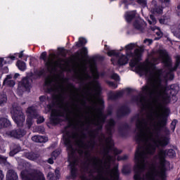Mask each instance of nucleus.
I'll return each instance as SVG.
<instances>
[{
  "label": "nucleus",
  "mask_w": 180,
  "mask_h": 180,
  "mask_svg": "<svg viewBox=\"0 0 180 180\" xmlns=\"http://www.w3.org/2000/svg\"><path fill=\"white\" fill-rule=\"evenodd\" d=\"M122 172L124 175H127V174H130V172H131V171L130 169V166H129V165H124L123 168H122Z\"/></svg>",
  "instance_id": "39"
},
{
  "label": "nucleus",
  "mask_w": 180,
  "mask_h": 180,
  "mask_svg": "<svg viewBox=\"0 0 180 180\" xmlns=\"http://www.w3.org/2000/svg\"><path fill=\"white\" fill-rule=\"evenodd\" d=\"M124 94V93L123 91H118L115 94H113L112 98V99H119V98H122Z\"/></svg>",
  "instance_id": "44"
},
{
  "label": "nucleus",
  "mask_w": 180,
  "mask_h": 180,
  "mask_svg": "<svg viewBox=\"0 0 180 180\" xmlns=\"http://www.w3.org/2000/svg\"><path fill=\"white\" fill-rule=\"evenodd\" d=\"M133 26L136 30L143 32V30H144V21L141 18H138L133 22Z\"/></svg>",
  "instance_id": "18"
},
{
  "label": "nucleus",
  "mask_w": 180,
  "mask_h": 180,
  "mask_svg": "<svg viewBox=\"0 0 180 180\" xmlns=\"http://www.w3.org/2000/svg\"><path fill=\"white\" fill-rule=\"evenodd\" d=\"M8 102V96L6 94H1V106L4 105V103H6Z\"/></svg>",
  "instance_id": "46"
},
{
  "label": "nucleus",
  "mask_w": 180,
  "mask_h": 180,
  "mask_svg": "<svg viewBox=\"0 0 180 180\" xmlns=\"http://www.w3.org/2000/svg\"><path fill=\"white\" fill-rule=\"evenodd\" d=\"M62 96L61 95H58V94H53L52 95V98L53 99V101H56V102H58V101H60V99H61Z\"/></svg>",
  "instance_id": "57"
},
{
  "label": "nucleus",
  "mask_w": 180,
  "mask_h": 180,
  "mask_svg": "<svg viewBox=\"0 0 180 180\" xmlns=\"http://www.w3.org/2000/svg\"><path fill=\"white\" fill-rule=\"evenodd\" d=\"M19 177L18 176V173L13 169H9L6 174V180H18Z\"/></svg>",
  "instance_id": "24"
},
{
  "label": "nucleus",
  "mask_w": 180,
  "mask_h": 180,
  "mask_svg": "<svg viewBox=\"0 0 180 180\" xmlns=\"http://www.w3.org/2000/svg\"><path fill=\"white\" fill-rule=\"evenodd\" d=\"M46 108L49 110H51L50 122L51 124H58L60 123V117H65L66 120H70V113H72V111L70 109V105L66 103L62 105L60 108L62 110L53 109L52 104H48Z\"/></svg>",
  "instance_id": "4"
},
{
  "label": "nucleus",
  "mask_w": 180,
  "mask_h": 180,
  "mask_svg": "<svg viewBox=\"0 0 180 180\" xmlns=\"http://www.w3.org/2000/svg\"><path fill=\"white\" fill-rule=\"evenodd\" d=\"M27 117L26 120V123L28 128L30 129L33 124V119H37L39 115L37 114V110L34 109V107H29L27 110Z\"/></svg>",
  "instance_id": "12"
},
{
  "label": "nucleus",
  "mask_w": 180,
  "mask_h": 180,
  "mask_svg": "<svg viewBox=\"0 0 180 180\" xmlns=\"http://www.w3.org/2000/svg\"><path fill=\"white\" fill-rule=\"evenodd\" d=\"M106 119H108V115L105 114H103L101 115H98V123H100L101 124H104V123L106 122Z\"/></svg>",
  "instance_id": "37"
},
{
  "label": "nucleus",
  "mask_w": 180,
  "mask_h": 180,
  "mask_svg": "<svg viewBox=\"0 0 180 180\" xmlns=\"http://www.w3.org/2000/svg\"><path fill=\"white\" fill-rule=\"evenodd\" d=\"M67 137H63L64 144L67 147L68 151H70L72 155L75 154V149L72 146V141H71V139L75 140L76 146L80 147V148H84V150H94L95 148V140L89 141L86 143L84 141V140L81 139V136H79V133L78 132H72V135L70 136V133L67 132Z\"/></svg>",
  "instance_id": "3"
},
{
  "label": "nucleus",
  "mask_w": 180,
  "mask_h": 180,
  "mask_svg": "<svg viewBox=\"0 0 180 180\" xmlns=\"http://www.w3.org/2000/svg\"><path fill=\"white\" fill-rule=\"evenodd\" d=\"M6 134L10 137H13L14 139H22V137L26 134V131L23 129L18 128L7 131L6 132Z\"/></svg>",
  "instance_id": "14"
},
{
  "label": "nucleus",
  "mask_w": 180,
  "mask_h": 180,
  "mask_svg": "<svg viewBox=\"0 0 180 180\" xmlns=\"http://www.w3.org/2000/svg\"><path fill=\"white\" fill-rule=\"evenodd\" d=\"M16 59V57H15V56H11L10 57H7L6 58H1V64H9L11 60H12L13 61L15 60Z\"/></svg>",
  "instance_id": "33"
},
{
  "label": "nucleus",
  "mask_w": 180,
  "mask_h": 180,
  "mask_svg": "<svg viewBox=\"0 0 180 180\" xmlns=\"http://www.w3.org/2000/svg\"><path fill=\"white\" fill-rule=\"evenodd\" d=\"M76 78L79 79V81H81V82H84V81H86V79H91V75L88 73H85L84 76L81 74L79 72H76Z\"/></svg>",
  "instance_id": "27"
},
{
  "label": "nucleus",
  "mask_w": 180,
  "mask_h": 180,
  "mask_svg": "<svg viewBox=\"0 0 180 180\" xmlns=\"http://www.w3.org/2000/svg\"><path fill=\"white\" fill-rule=\"evenodd\" d=\"M32 140L35 143H47L49 138L40 135H35L32 137Z\"/></svg>",
  "instance_id": "25"
},
{
  "label": "nucleus",
  "mask_w": 180,
  "mask_h": 180,
  "mask_svg": "<svg viewBox=\"0 0 180 180\" xmlns=\"http://www.w3.org/2000/svg\"><path fill=\"white\" fill-rule=\"evenodd\" d=\"M130 130V125L125 122L118 127V134L122 139H126L129 136V131Z\"/></svg>",
  "instance_id": "15"
},
{
  "label": "nucleus",
  "mask_w": 180,
  "mask_h": 180,
  "mask_svg": "<svg viewBox=\"0 0 180 180\" xmlns=\"http://www.w3.org/2000/svg\"><path fill=\"white\" fill-rule=\"evenodd\" d=\"M107 84L109 85V86H111V88H112L113 89H116V88H117V84L113 82H108Z\"/></svg>",
  "instance_id": "62"
},
{
  "label": "nucleus",
  "mask_w": 180,
  "mask_h": 180,
  "mask_svg": "<svg viewBox=\"0 0 180 180\" xmlns=\"http://www.w3.org/2000/svg\"><path fill=\"white\" fill-rule=\"evenodd\" d=\"M1 72L2 74H8V72H9V69L8 68V66H4V64H1ZM4 67V68H2Z\"/></svg>",
  "instance_id": "56"
},
{
  "label": "nucleus",
  "mask_w": 180,
  "mask_h": 180,
  "mask_svg": "<svg viewBox=\"0 0 180 180\" xmlns=\"http://www.w3.org/2000/svg\"><path fill=\"white\" fill-rule=\"evenodd\" d=\"M142 91L145 95L153 98L154 102H158L162 96L169 94L171 96H175L179 91V86L177 84H172L169 86L162 84L161 81L151 83L150 86L145 85L142 87Z\"/></svg>",
  "instance_id": "2"
},
{
  "label": "nucleus",
  "mask_w": 180,
  "mask_h": 180,
  "mask_svg": "<svg viewBox=\"0 0 180 180\" xmlns=\"http://www.w3.org/2000/svg\"><path fill=\"white\" fill-rule=\"evenodd\" d=\"M105 142L108 146H113V140L112 139V135H110L108 137L105 138Z\"/></svg>",
  "instance_id": "48"
},
{
  "label": "nucleus",
  "mask_w": 180,
  "mask_h": 180,
  "mask_svg": "<svg viewBox=\"0 0 180 180\" xmlns=\"http://www.w3.org/2000/svg\"><path fill=\"white\" fill-rule=\"evenodd\" d=\"M162 6H157V1L153 0L151 2V12L154 15H161L162 13V8H169L171 5V0H160Z\"/></svg>",
  "instance_id": "9"
},
{
  "label": "nucleus",
  "mask_w": 180,
  "mask_h": 180,
  "mask_svg": "<svg viewBox=\"0 0 180 180\" xmlns=\"http://www.w3.org/2000/svg\"><path fill=\"white\" fill-rule=\"evenodd\" d=\"M96 126H98L93 131L96 133V134L99 135V131H101L103 129V125L101 124V123H97Z\"/></svg>",
  "instance_id": "42"
},
{
  "label": "nucleus",
  "mask_w": 180,
  "mask_h": 180,
  "mask_svg": "<svg viewBox=\"0 0 180 180\" xmlns=\"http://www.w3.org/2000/svg\"><path fill=\"white\" fill-rule=\"evenodd\" d=\"M175 70L176 69H175L174 68H172L170 71L166 74V79H168V81H172V79H174V78L175 77L173 72V71H175Z\"/></svg>",
  "instance_id": "35"
},
{
  "label": "nucleus",
  "mask_w": 180,
  "mask_h": 180,
  "mask_svg": "<svg viewBox=\"0 0 180 180\" xmlns=\"http://www.w3.org/2000/svg\"><path fill=\"white\" fill-rule=\"evenodd\" d=\"M22 151V147L20 144H15L13 143L11 146V150L9 153L10 157H13L14 155H16L18 153H20Z\"/></svg>",
  "instance_id": "20"
},
{
  "label": "nucleus",
  "mask_w": 180,
  "mask_h": 180,
  "mask_svg": "<svg viewBox=\"0 0 180 180\" xmlns=\"http://www.w3.org/2000/svg\"><path fill=\"white\" fill-rule=\"evenodd\" d=\"M107 126H110V127H115V126H116V121H115L113 118L110 119Z\"/></svg>",
  "instance_id": "54"
},
{
  "label": "nucleus",
  "mask_w": 180,
  "mask_h": 180,
  "mask_svg": "<svg viewBox=\"0 0 180 180\" xmlns=\"http://www.w3.org/2000/svg\"><path fill=\"white\" fill-rule=\"evenodd\" d=\"M34 74L40 78L41 77H46V70L44 68L34 72Z\"/></svg>",
  "instance_id": "38"
},
{
  "label": "nucleus",
  "mask_w": 180,
  "mask_h": 180,
  "mask_svg": "<svg viewBox=\"0 0 180 180\" xmlns=\"http://www.w3.org/2000/svg\"><path fill=\"white\" fill-rule=\"evenodd\" d=\"M89 136L90 137H91V140H95L96 139V137H98V136H99L98 134H96V132H94L93 130L89 131Z\"/></svg>",
  "instance_id": "53"
},
{
  "label": "nucleus",
  "mask_w": 180,
  "mask_h": 180,
  "mask_svg": "<svg viewBox=\"0 0 180 180\" xmlns=\"http://www.w3.org/2000/svg\"><path fill=\"white\" fill-rule=\"evenodd\" d=\"M131 101L136 102L137 105H141V106H144L146 103V98L142 96H134Z\"/></svg>",
  "instance_id": "23"
},
{
  "label": "nucleus",
  "mask_w": 180,
  "mask_h": 180,
  "mask_svg": "<svg viewBox=\"0 0 180 180\" xmlns=\"http://www.w3.org/2000/svg\"><path fill=\"white\" fill-rule=\"evenodd\" d=\"M113 113V107H112L111 105L108 106L107 108V117L108 116H112Z\"/></svg>",
  "instance_id": "51"
},
{
  "label": "nucleus",
  "mask_w": 180,
  "mask_h": 180,
  "mask_svg": "<svg viewBox=\"0 0 180 180\" xmlns=\"http://www.w3.org/2000/svg\"><path fill=\"white\" fill-rule=\"evenodd\" d=\"M12 127V124L8 118H1V129H11Z\"/></svg>",
  "instance_id": "26"
},
{
  "label": "nucleus",
  "mask_w": 180,
  "mask_h": 180,
  "mask_svg": "<svg viewBox=\"0 0 180 180\" xmlns=\"http://www.w3.org/2000/svg\"><path fill=\"white\" fill-rule=\"evenodd\" d=\"M137 4L143 6V8H146L147 6V1L146 0H137Z\"/></svg>",
  "instance_id": "52"
},
{
  "label": "nucleus",
  "mask_w": 180,
  "mask_h": 180,
  "mask_svg": "<svg viewBox=\"0 0 180 180\" xmlns=\"http://www.w3.org/2000/svg\"><path fill=\"white\" fill-rule=\"evenodd\" d=\"M178 123V120H174L171 124H170V127H171V130H172V131H175V127H176V124Z\"/></svg>",
  "instance_id": "47"
},
{
  "label": "nucleus",
  "mask_w": 180,
  "mask_h": 180,
  "mask_svg": "<svg viewBox=\"0 0 180 180\" xmlns=\"http://www.w3.org/2000/svg\"><path fill=\"white\" fill-rule=\"evenodd\" d=\"M60 154H61V150L56 149L53 152H52L51 157L52 158H54V160H56V158H57V157H58V155H60Z\"/></svg>",
  "instance_id": "43"
},
{
  "label": "nucleus",
  "mask_w": 180,
  "mask_h": 180,
  "mask_svg": "<svg viewBox=\"0 0 180 180\" xmlns=\"http://www.w3.org/2000/svg\"><path fill=\"white\" fill-rule=\"evenodd\" d=\"M107 54L109 57H119L120 53L119 52H116L115 50H110L108 51Z\"/></svg>",
  "instance_id": "40"
},
{
  "label": "nucleus",
  "mask_w": 180,
  "mask_h": 180,
  "mask_svg": "<svg viewBox=\"0 0 180 180\" xmlns=\"http://www.w3.org/2000/svg\"><path fill=\"white\" fill-rule=\"evenodd\" d=\"M143 43L145 44H147L148 46H151V44H153V39H145L143 40Z\"/></svg>",
  "instance_id": "63"
},
{
  "label": "nucleus",
  "mask_w": 180,
  "mask_h": 180,
  "mask_svg": "<svg viewBox=\"0 0 180 180\" xmlns=\"http://www.w3.org/2000/svg\"><path fill=\"white\" fill-rule=\"evenodd\" d=\"M111 79H115V81H120V77H119V75L113 73L111 75Z\"/></svg>",
  "instance_id": "58"
},
{
  "label": "nucleus",
  "mask_w": 180,
  "mask_h": 180,
  "mask_svg": "<svg viewBox=\"0 0 180 180\" xmlns=\"http://www.w3.org/2000/svg\"><path fill=\"white\" fill-rule=\"evenodd\" d=\"M12 75H8L6 76L5 79L3 82V86L6 85V86H15V84H16L14 80H12Z\"/></svg>",
  "instance_id": "22"
},
{
  "label": "nucleus",
  "mask_w": 180,
  "mask_h": 180,
  "mask_svg": "<svg viewBox=\"0 0 180 180\" xmlns=\"http://www.w3.org/2000/svg\"><path fill=\"white\" fill-rule=\"evenodd\" d=\"M130 108L129 106L124 105L121 106L117 110V117L120 119L122 117H124V116H127V115H130Z\"/></svg>",
  "instance_id": "16"
},
{
  "label": "nucleus",
  "mask_w": 180,
  "mask_h": 180,
  "mask_svg": "<svg viewBox=\"0 0 180 180\" xmlns=\"http://www.w3.org/2000/svg\"><path fill=\"white\" fill-rule=\"evenodd\" d=\"M105 129L109 136H112V131H113V127H110L109 125L105 126Z\"/></svg>",
  "instance_id": "59"
},
{
  "label": "nucleus",
  "mask_w": 180,
  "mask_h": 180,
  "mask_svg": "<svg viewBox=\"0 0 180 180\" xmlns=\"http://www.w3.org/2000/svg\"><path fill=\"white\" fill-rule=\"evenodd\" d=\"M58 50L60 56H62V57H67V52H65V49L58 48Z\"/></svg>",
  "instance_id": "49"
},
{
  "label": "nucleus",
  "mask_w": 180,
  "mask_h": 180,
  "mask_svg": "<svg viewBox=\"0 0 180 180\" xmlns=\"http://www.w3.org/2000/svg\"><path fill=\"white\" fill-rule=\"evenodd\" d=\"M160 176V171L157 169V166L152 165L150 171L146 173V180H158ZM162 180H165V173L161 174Z\"/></svg>",
  "instance_id": "11"
},
{
  "label": "nucleus",
  "mask_w": 180,
  "mask_h": 180,
  "mask_svg": "<svg viewBox=\"0 0 180 180\" xmlns=\"http://www.w3.org/2000/svg\"><path fill=\"white\" fill-rule=\"evenodd\" d=\"M169 108H165L163 114L159 115L155 113L158 122L153 125V134L155 137L158 139L154 141V145L149 143L146 146L148 141L147 134L144 131V129L147 126V120L144 117H141L137 115L135 117L137 118L136 122V127L139 131L135 135V141L138 144L134 155L135 165L134 167L135 174L134 175V180H143L141 173L146 171V161L148 158V155H154L155 150L159 147H167L169 144V138L164 136L162 140L160 139L161 132L164 131L165 134H169V129L167 127L168 124V116H169Z\"/></svg>",
  "instance_id": "1"
},
{
  "label": "nucleus",
  "mask_w": 180,
  "mask_h": 180,
  "mask_svg": "<svg viewBox=\"0 0 180 180\" xmlns=\"http://www.w3.org/2000/svg\"><path fill=\"white\" fill-rule=\"evenodd\" d=\"M6 157L5 156H1V164H4V165H8V164H9V162H8V161L6 160Z\"/></svg>",
  "instance_id": "60"
},
{
  "label": "nucleus",
  "mask_w": 180,
  "mask_h": 180,
  "mask_svg": "<svg viewBox=\"0 0 180 180\" xmlns=\"http://www.w3.org/2000/svg\"><path fill=\"white\" fill-rule=\"evenodd\" d=\"M140 61H141V51L139 49H136L134 50V57L129 63V67L134 68V67L136 65V68L139 72H141V74H143V72H145V74H148V72H150V69L147 67L139 65Z\"/></svg>",
  "instance_id": "5"
},
{
  "label": "nucleus",
  "mask_w": 180,
  "mask_h": 180,
  "mask_svg": "<svg viewBox=\"0 0 180 180\" xmlns=\"http://www.w3.org/2000/svg\"><path fill=\"white\" fill-rule=\"evenodd\" d=\"M78 58H79V56H82V58H88V49L85 46H83L80 49V52L76 53Z\"/></svg>",
  "instance_id": "28"
},
{
  "label": "nucleus",
  "mask_w": 180,
  "mask_h": 180,
  "mask_svg": "<svg viewBox=\"0 0 180 180\" xmlns=\"http://www.w3.org/2000/svg\"><path fill=\"white\" fill-rule=\"evenodd\" d=\"M12 118L18 127H22L26 120L25 114L22 111V107L16 103L13 104Z\"/></svg>",
  "instance_id": "6"
},
{
  "label": "nucleus",
  "mask_w": 180,
  "mask_h": 180,
  "mask_svg": "<svg viewBox=\"0 0 180 180\" xmlns=\"http://www.w3.org/2000/svg\"><path fill=\"white\" fill-rule=\"evenodd\" d=\"M167 155L169 158H175L176 157V152L174 149H160L158 155L155 156V158L159 160L161 167H165V164H167Z\"/></svg>",
  "instance_id": "7"
},
{
  "label": "nucleus",
  "mask_w": 180,
  "mask_h": 180,
  "mask_svg": "<svg viewBox=\"0 0 180 180\" xmlns=\"http://www.w3.org/2000/svg\"><path fill=\"white\" fill-rule=\"evenodd\" d=\"M78 174V169L75 166H72L70 168V176H67V179H75Z\"/></svg>",
  "instance_id": "29"
},
{
  "label": "nucleus",
  "mask_w": 180,
  "mask_h": 180,
  "mask_svg": "<svg viewBox=\"0 0 180 180\" xmlns=\"http://www.w3.org/2000/svg\"><path fill=\"white\" fill-rule=\"evenodd\" d=\"M129 63V58L124 55H121L118 59V65H126Z\"/></svg>",
  "instance_id": "30"
},
{
  "label": "nucleus",
  "mask_w": 180,
  "mask_h": 180,
  "mask_svg": "<svg viewBox=\"0 0 180 180\" xmlns=\"http://www.w3.org/2000/svg\"><path fill=\"white\" fill-rule=\"evenodd\" d=\"M112 172L114 175V179L119 180L120 176V174L119 173V167L115 166L114 168L112 169Z\"/></svg>",
  "instance_id": "36"
},
{
  "label": "nucleus",
  "mask_w": 180,
  "mask_h": 180,
  "mask_svg": "<svg viewBox=\"0 0 180 180\" xmlns=\"http://www.w3.org/2000/svg\"><path fill=\"white\" fill-rule=\"evenodd\" d=\"M158 53L162 60L163 64L167 68H171L172 67V64L171 63V58L169 57L168 52H167V50L160 49Z\"/></svg>",
  "instance_id": "13"
},
{
  "label": "nucleus",
  "mask_w": 180,
  "mask_h": 180,
  "mask_svg": "<svg viewBox=\"0 0 180 180\" xmlns=\"http://www.w3.org/2000/svg\"><path fill=\"white\" fill-rule=\"evenodd\" d=\"M103 110H105V101L103 99H100V106L97 110L98 116L101 115H105V113H103Z\"/></svg>",
  "instance_id": "31"
},
{
  "label": "nucleus",
  "mask_w": 180,
  "mask_h": 180,
  "mask_svg": "<svg viewBox=\"0 0 180 180\" xmlns=\"http://www.w3.org/2000/svg\"><path fill=\"white\" fill-rule=\"evenodd\" d=\"M34 76V74H33V72H31L28 75L27 77H24L21 83L22 86L25 88V89H30V86H32V82H33L32 79Z\"/></svg>",
  "instance_id": "17"
},
{
  "label": "nucleus",
  "mask_w": 180,
  "mask_h": 180,
  "mask_svg": "<svg viewBox=\"0 0 180 180\" xmlns=\"http://www.w3.org/2000/svg\"><path fill=\"white\" fill-rule=\"evenodd\" d=\"M51 84H53V80L50 77H46L45 78V82H44V86H51Z\"/></svg>",
  "instance_id": "45"
},
{
  "label": "nucleus",
  "mask_w": 180,
  "mask_h": 180,
  "mask_svg": "<svg viewBox=\"0 0 180 180\" xmlns=\"http://www.w3.org/2000/svg\"><path fill=\"white\" fill-rule=\"evenodd\" d=\"M126 50L130 51L134 49V44H129L125 46Z\"/></svg>",
  "instance_id": "64"
},
{
  "label": "nucleus",
  "mask_w": 180,
  "mask_h": 180,
  "mask_svg": "<svg viewBox=\"0 0 180 180\" xmlns=\"http://www.w3.org/2000/svg\"><path fill=\"white\" fill-rule=\"evenodd\" d=\"M98 164H102V160H101L96 157H94V165L95 167H98Z\"/></svg>",
  "instance_id": "50"
},
{
  "label": "nucleus",
  "mask_w": 180,
  "mask_h": 180,
  "mask_svg": "<svg viewBox=\"0 0 180 180\" xmlns=\"http://www.w3.org/2000/svg\"><path fill=\"white\" fill-rule=\"evenodd\" d=\"M180 65V56H176V63H175V66H174V69L176 70V68H178L179 67Z\"/></svg>",
  "instance_id": "55"
},
{
  "label": "nucleus",
  "mask_w": 180,
  "mask_h": 180,
  "mask_svg": "<svg viewBox=\"0 0 180 180\" xmlns=\"http://www.w3.org/2000/svg\"><path fill=\"white\" fill-rule=\"evenodd\" d=\"M23 155L25 157V158H27V160H30L31 161H34L40 157L39 153L34 152H25L24 153Z\"/></svg>",
  "instance_id": "21"
},
{
  "label": "nucleus",
  "mask_w": 180,
  "mask_h": 180,
  "mask_svg": "<svg viewBox=\"0 0 180 180\" xmlns=\"http://www.w3.org/2000/svg\"><path fill=\"white\" fill-rule=\"evenodd\" d=\"M16 65L20 71H25L26 70V63L21 60H18Z\"/></svg>",
  "instance_id": "34"
},
{
  "label": "nucleus",
  "mask_w": 180,
  "mask_h": 180,
  "mask_svg": "<svg viewBox=\"0 0 180 180\" xmlns=\"http://www.w3.org/2000/svg\"><path fill=\"white\" fill-rule=\"evenodd\" d=\"M39 58L40 60H43V61H44L45 66L47 67L48 69L52 68L53 70H56V67L61 68V67H63L62 63H64V59H60L59 60H56L54 62V63L50 60V58L47 60V52L46 51H44L41 53Z\"/></svg>",
  "instance_id": "8"
},
{
  "label": "nucleus",
  "mask_w": 180,
  "mask_h": 180,
  "mask_svg": "<svg viewBox=\"0 0 180 180\" xmlns=\"http://www.w3.org/2000/svg\"><path fill=\"white\" fill-rule=\"evenodd\" d=\"M136 15H137L136 11H127L124 14L126 22L127 23H131V20L136 18Z\"/></svg>",
  "instance_id": "19"
},
{
  "label": "nucleus",
  "mask_w": 180,
  "mask_h": 180,
  "mask_svg": "<svg viewBox=\"0 0 180 180\" xmlns=\"http://www.w3.org/2000/svg\"><path fill=\"white\" fill-rule=\"evenodd\" d=\"M96 84V92L97 94V95H101V94L102 93V87H101V84H99V82L96 80L95 82Z\"/></svg>",
  "instance_id": "41"
},
{
  "label": "nucleus",
  "mask_w": 180,
  "mask_h": 180,
  "mask_svg": "<svg viewBox=\"0 0 180 180\" xmlns=\"http://www.w3.org/2000/svg\"><path fill=\"white\" fill-rule=\"evenodd\" d=\"M127 158H129V156H127V155H124L123 156H118L117 161H126Z\"/></svg>",
  "instance_id": "61"
},
{
  "label": "nucleus",
  "mask_w": 180,
  "mask_h": 180,
  "mask_svg": "<svg viewBox=\"0 0 180 180\" xmlns=\"http://www.w3.org/2000/svg\"><path fill=\"white\" fill-rule=\"evenodd\" d=\"M20 176L22 180H46L44 175L40 172L27 173V171H22Z\"/></svg>",
  "instance_id": "10"
},
{
  "label": "nucleus",
  "mask_w": 180,
  "mask_h": 180,
  "mask_svg": "<svg viewBox=\"0 0 180 180\" xmlns=\"http://www.w3.org/2000/svg\"><path fill=\"white\" fill-rule=\"evenodd\" d=\"M86 43H88V41H86V39L84 37H80L79 38V41L76 42L75 46L78 48L84 47V46H85Z\"/></svg>",
  "instance_id": "32"
}]
</instances>
